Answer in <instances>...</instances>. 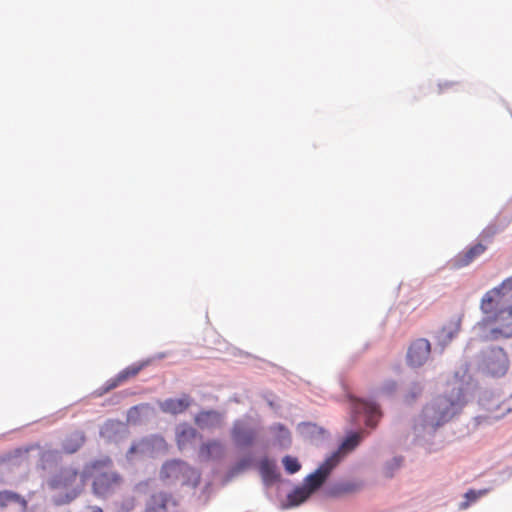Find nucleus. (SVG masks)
Here are the masks:
<instances>
[{
  "mask_svg": "<svg viewBox=\"0 0 512 512\" xmlns=\"http://www.w3.org/2000/svg\"><path fill=\"white\" fill-rule=\"evenodd\" d=\"M512 292V276L487 291L481 299L480 309L485 315L483 325L490 327L483 336L487 341L512 338V305L504 308L505 297Z\"/></svg>",
  "mask_w": 512,
  "mask_h": 512,
  "instance_id": "f257e3e1",
  "label": "nucleus"
},
{
  "mask_svg": "<svg viewBox=\"0 0 512 512\" xmlns=\"http://www.w3.org/2000/svg\"><path fill=\"white\" fill-rule=\"evenodd\" d=\"M464 395L461 389L453 390L451 395L438 396L422 410L420 419L424 428H436L450 421L464 406Z\"/></svg>",
  "mask_w": 512,
  "mask_h": 512,
  "instance_id": "f03ea898",
  "label": "nucleus"
},
{
  "mask_svg": "<svg viewBox=\"0 0 512 512\" xmlns=\"http://www.w3.org/2000/svg\"><path fill=\"white\" fill-rule=\"evenodd\" d=\"M160 479L167 484L196 487L200 482V473L180 459H172L163 463Z\"/></svg>",
  "mask_w": 512,
  "mask_h": 512,
  "instance_id": "7ed1b4c3",
  "label": "nucleus"
},
{
  "mask_svg": "<svg viewBox=\"0 0 512 512\" xmlns=\"http://www.w3.org/2000/svg\"><path fill=\"white\" fill-rule=\"evenodd\" d=\"M54 490L64 492V499L55 500L57 504L67 503L75 499L84 487V480L73 468H64L49 482Z\"/></svg>",
  "mask_w": 512,
  "mask_h": 512,
  "instance_id": "20e7f679",
  "label": "nucleus"
},
{
  "mask_svg": "<svg viewBox=\"0 0 512 512\" xmlns=\"http://www.w3.org/2000/svg\"><path fill=\"white\" fill-rule=\"evenodd\" d=\"M481 404L487 419L498 420L512 411V395L492 393L484 396Z\"/></svg>",
  "mask_w": 512,
  "mask_h": 512,
  "instance_id": "39448f33",
  "label": "nucleus"
},
{
  "mask_svg": "<svg viewBox=\"0 0 512 512\" xmlns=\"http://www.w3.org/2000/svg\"><path fill=\"white\" fill-rule=\"evenodd\" d=\"M481 366L487 374L502 377L508 371L509 359L502 348H491L483 353Z\"/></svg>",
  "mask_w": 512,
  "mask_h": 512,
  "instance_id": "423d86ee",
  "label": "nucleus"
},
{
  "mask_svg": "<svg viewBox=\"0 0 512 512\" xmlns=\"http://www.w3.org/2000/svg\"><path fill=\"white\" fill-rule=\"evenodd\" d=\"M339 463L338 453L332 454L327 458L318 469L310 474L306 480L304 486L313 493L325 482L334 467Z\"/></svg>",
  "mask_w": 512,
  "mask_h": 512,
  "instance_id": "0eeeda50",
  "label": "nucleus"
},
{
  "mask_svg": "<svg viewBox=\"0 0 512 512\" xmlns=\"http://www.w3.org/2000/svg\"><path fill=\"white\" fill-rule=\"evenodd\" d=\"M431 353V344L425 338L414 340L407 350V364L417 368L425 364Z\"/></svg>",
  "mask_w": 512,
  "mask_h": 512,
  "instance_id": "6e6552de",
  "label": "nucleus"
},
{
  "mask_svg": "<svg viewBox=\"0 0 512 512\" xmlns=\"http://www.w3.org/2000/svg\"><path fill=\"white\" fill-rule=\"evenodd\" d=\"M123 484V478L117 472L99 474L93 482L94 493L106 497L114 493Z\"/></svg>",
  "mask_w": 512,
  "mask_h": 512,
  "instance_id": "1a4fd4ad",
  "label": "nucleus"
},
{
  "mask_svg": "<svg viewBox=\"0 0 512 512\" xmlns=\"http://www.w3.org/2000/svg\"><path fill=\"white\" fill-rule=\"evenodd\" d=\"M176 502L173 497L165 492L154 493L146 504V512H171Z\"/></svg>",
  "mask_w": 512,
  "mask_h": 512,
  "instance_id": "9d476101",
  "label": "nucleus"
},
{
  "mask_svg": "<svg viewBox=\"0 0 512 512\" xmlns=\"http://www.w3.org/2000/svg\"><path fill=\"white\" fill-rule=\"evenodd\" d=\"M232 439L237 446L248 447L253 444L256 432L242 421H236L232 428Z\"/></svg>",
  "mask_w": 512,
  "mask_h": 512,
  "instance_id": "9b49d317",
  "label": "nucleus"
},
{
  "mask_svg": "<svg viewBox=\"0 0 512 512\" xmlns=\"http://www.w3.org/2000/svg\"><path fill=\"white\" fill-rule=\"evenodd\" d=\"M486 250V246L482 243H476L462 252L458 253L453 260V265L456 268H463L472 263L476 258L482 255Z\"/></svg>",
  "mask_w": 512,
  "mask_h": 512,
  "instance_id": "f8f14e48",
  "label": "nucleus"
},
{
  "mask_svg": "<svg viewBox=\"0 0 512 512\" xmlns=\"http://www.w3.org/2000/svg\"><path fill=\"white\" fill-rule=\"evenodd\" d=\"M354 411L356 414H364L366 416V425L370 427H375L381 416L379 408L375 403L362 400L354 403Z\"/></svg>",
  "mask_w": 512,
  "mask_h": 512,
  "instance_id": "ddd939ff",
  "label": "nucleus"
},
{
  "mask_svg": "<svg viewBox=\"0 0 512 512\" xmlns=\"http://www.w3.org/2000/svg\"><path fill=\"white\" fill-rule=\"evenodd\" d=\"M198 433L195 428L187 424H181L176 429V442L180 450H184L192 445Z\"/></svg>",
  "mask_w": 512,
  "mask_h": 512,
  "instance_id": "4468645a",
  "label": "nucleus"
},
{
  "mask_svg": "<svg viewBox=\"0 0 512 512\" xmlns=\"http://www.w3.org/2000/svg\"><path fill=\"white\" fill-rule=\"evenodd\" d=\"M165 441L162 437L160 436H152L150 438H144V439H141L140 441L134 443L130 449H129V454H141V455H146V454H151L152 451H153V448L158 445H162L164 444Z\"/></svg>",
  "mask_w": 512,
  "mask_h": 512,
  "instance_id": "2eb2a0df",
  "label": "nucleus"
},
{
  "mask_svg": "<svg viewBox=\"0 0 512 512\" xmlns=\"http://www.w3.org/2000/svg\"><path fill=\"white\" fill-rule=\"evenodd\" d=\"M224 454L223 445L216 440L209 441L201 445L199 449V457L203 461H209L212 459H220Z\"/></svg>",
  "mask_w": 512,
  "mask_h": 512,
  "instance_id": "dca6fc26",
  "label": "nucleus"
},
{
  "mask_svg": "<svg viewBox=\"0 0 512 512\" xmlns=\"http://www.w3.org/2000/svg\"><path fill=\"white\" fill-rule=\"evenodd\" d=\"M190 406V398L185 395L179 399H166L160 403V408L165 413L179 414L184 412Z\"/></svg>",
  "mask_w": 512,
  "mask_h": 512,
  "instance_id": "f3484780",
  "label": "nucleus"
},
{
  "mask_svg": "<svg viewBox=\"0 0 512 512\" xmlns=\"http://www.w3.org/2000/svg\"><path fill=\"white\" fill-rule=\"evenodd\" d=\"M195 423L202 429L216 427L221 423V414L214 410L199 412Z\"/></svg>",
  "mask_w": 512,
  "mask_h": 512,
  "instance_id": "a211bd4d",
  "label": "nucleus"
},
{
  "mask_svg": "<svg viewBox=\"0 0 512 512\" xmlns=\"http://www.w3.org/2000/svg\"><path fill=\"white\" fill-rule=\"evenodd\" d=\"M85 442V435L83 432L75 431L69 434L62 443V449L65 453H75L78 451Z\"/></svg>",
  "mask_w": 512,
  "mask_h": 512,
  "instance_id": "6ab92c4d",
  "label": "nucleus"
},
{
  "mask_svg": "<svg viewBox=\"0 0 512 512\" xmlns=\"http://www.w3.org/2000/svg\"><path fill=\"white\" fill-rule=\"evenodd\" d=\"M11 504H18L24 510L27 508V501L21 495L9 490L0 491V511Z\"/></svg>",
  "mask_w": 512,
  "mask_h": 512,
  "instance_id": "aec40b11",
  "label": "nucleus"
},
{
  "mask_svg": "<svg viewBox=\"0 0 512 512\" xmlns=\"http://www.w3.org/2000/svg\"><path fill=\"white\" fill-rule=\"evenodd\" d=\"M144 366H145L144 363H140V364H132V365L126 367L125 369H123L122 371H120L118 373V375L113 380V383L110 385V387L115 388L119 384L127 381L128 379L135 377L144 368Z\"/></svg>",
  "mask_w": 512,
  "mask_h": 512,
  "instance_id": "412c9836",
  "label": "nucleus"
},
{
  "mask_svg": "<svg viewBox=\"0 0 512 512\" xmlns=\"http://www.w3.org/2000/svg\"><path fill=\"white\" fill-rule=\"evenodd\" d=\"M259 470L264 481L271 482L278 478L276 463L273 460L264 458L259 463Z\"/></svg>",
  "mask_w": 512,
  "mask_h": 512,
  "instance_id": "4be33fe9",
  "label": "nucleus"
},
{
  "mask_svg": "<svg viewBox=\"0 0 512 512\" xmlns=\"http://www.w3.org/2000/svg\"><path fill=\"white\" fill-rule=\"evenodd\" d=\"M360 441H361L360 433H352V434L348 435L345 438V440L342 442V444L339 448V451L336 452V453H338V458L340 459L341 452L347 453V452H350L353 449H355L358 446V444L360 443Z\"/></svg>",
  "mask_w": 512,
  "mask_h": 512,
  "instance_id": "5701e85b",
  "label": "nucleus"
},
{
  "mask_svg": "<svg viewBox=\"0 0 512 512\" xmlns=\"http://www.w3.org/2000/svg\"><path fill=\"white\" fill-rule=\"evenodd\" d=\"M312 493L305 487L296 488L292 493L288 495V500L291 505H299L303 503Z\"/></svg>",
  "mask_w": 512,
  "mask_h": 512,
  "instance_id": "b1692460",
  "label": "nucleus"
},
{
  "mask_svg": "<svg viewBox=\"0 0 512 512\" xmlns=\"http://www.w3.org/2000/svg\"><path fill=\"white\" fill-rule=\"evenodd\" d=\"M488 489H482V490H469L465 493L464 497H465V501H463L462 503H460L459 505V508L461 510H465L467 509L471 503L477 501L480 497L486 495L488 493Z\"/></svg>",
  "mask_w": 512,
  "mask_h": 512,
  "instance_id": "393cba45",
  "label": "nucleus"
},
{
  "mask_svg": "<svg viewBox=\"0 0 512 512\" xmlns=\"http://www.w3.org/2000/svg\"><path fill=\"white\" fill-rule=\"evenodd\" d=\"M283 464L287 472H289L290 474L297 472L301 467L298 460L290 456L284 457Z\"/></svg>",
  "mask_w": 512,
  "mask_h": 512,
  "instance_id": "a878e982",
  "label": "nucleus"
},
{
  "mask_svg": "<svg viewBox=\"0 0 512 512\" xmlns=\"http://www.w3.org/2000/svg\"><path fill=\"white\" fill-rule=\"evenodd\" d=\"M252 460L250 458H243L236 463L232 469L233 474H238L251 466Z\"/></svg>",
  "mask_w": 512,
  "mask_h": 512,
  "instance_id": "bb28decb",
  "label": "nucleus"
},
{
  "mask_svg": "<svg viewBox=\"0 0 512 512\" xmlns=\"http://www.w3.org/2000/svg\"><path fill=\"white\" fill-rule=\"evenodd\" d=\"M421 393L422 388L419 385H414L411 391L405 397L406 402L412 403Z\"/></svg>",
  "mask_w": 512,
  "mask_h": 512,
  "instance_id": "cd10ccee",
  "label": "nucleus"
},
{
  "mask_svg": "<svg viewBox=\"0 0 512 512\" xmlns=\"http://www.w3.org/2000/svg\"><path fill=\"white\" fill-rule=\"evenodd\" d=\"M453 326L454 327H453L452 330L451 329L447 330L446 327H443V329H442V333H446L447 334L446 338L448 340H451L454 337V335L459 331V328H460L459 322L454 323Z\"/></svg>",
  "mask_w": 512,
  "mask_h": 512,
  "instance_id": "c85d7f7f",
  "label": "nucleus"
},
{
  "mask_svg": "<svg viewBox=\"0 0 512 512\" xmlns=\"http://www.w3.org/2000/svg\"><path fill=\"white\" fill-rule=\"evenodd\" d=\"M395 388L396 384L394 382H390L384 386V390L387 392H392L393 390H395Z\"/></svg>",
  "mask_w": 512,
  "mask_h": 512,
  "instance_id": "c756f323",
  "label": "nucleus"
},
{
  "mask_svg": "<svg viewBox=\"0 0 512 512\" xmlns=\"http://www.w3.org/2000/svg\"><path fill=\"white\" fill-rule=\"evenodd\" d=\"M92 512H103L101 508H94Z\"/></svg>",
  "mask_w": 512,
  "mask_h": 512,
  "instance_id": "7c9ffc66",
  "label": "nucleus"
}]
</instances>
